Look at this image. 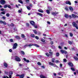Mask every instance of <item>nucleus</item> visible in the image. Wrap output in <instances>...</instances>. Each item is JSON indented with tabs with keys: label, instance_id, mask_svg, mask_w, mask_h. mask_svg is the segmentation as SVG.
<instances>
[{
	"label": "nucleus",
	"instance_id": "obj_1",
	"mask_svg": "<svg viewBox=\"0 0 78 78\" xmlns=\"http://www.w3.org/2000/svg\"><path fill=\"white\" fill-rule=\"evenodd\" d=\"M14 58H15V61H16L20 62L21 61L20 58L17 56H15V57L12 58V59H14Z\"/></svg>",
	"mask_w": 78,
	"mask_h": 78
},
{
	"label": "nucleus",
	"instance_id": "obj_2",
	"mask_svg": "<svg viewBox=\"0 0 78 78\" xmlns=\"http://www.w3.org/2000/svg\"><path fill=\"white\" fill-rule=\"evenodd\" d=\"M33 45L34 46H35L36 47H40L39 45L36 44H29L28 45V46H29V47H31V46H33Z\"/></svg>",
	"mask_w": 78,
	"mask_h": 78
},
{
	"label": "nucleus",
	"instance_id": "obj_3",
	"mask_svg": "<svg viewBox=\"0 0 78 78\" xmlns=\"http://www.w3.org/2000/svg\"><path fill=\"white\" fill-rule=\"evenodd\" d=\"M17 44L16 43H15V44H14L13 46L12 47L13 50H14V49L17 48Z\"/></svg>",
	"mask_w": 78,
	"mask_h": 78
},
{
	"label": "nucleus",
	"instance_id": "obj_4",
	"mask_svg": "<svg viewBox=\"0 0 78 78\" xmlns=\"http://www.w3.org/2000/svg\"><path fill=\"white\" fill-rule=\"evenodd\" d=\"M51 14L53 16H56V14H59V12H52L51 13Z\"/></svg>",
	"mask_w": 78,
	"mask_h": 78
},
{
	"label": "nucleus",
	"instance_id": "obj_5",
	"mask_svg": "<svg viewBox=\"0 0 78 78\" xmlns=\"http://www.w3.org/2000/svg\"><path fill=\"white\" fill-rule=\"evenodd\" d=\"M9 78H12L11 77H12V74H13V73L12 71H10L9 72Z\"/></svg>",
	"mask_w": 78,
	"mask_h": 78
},
{
	"label": "nucleus",
	"instance_id": "obj_6",
	"mask_svg": "<svg viewBox=\"0 0 78 78\" xmlns=\"http://www.w3.org/2000/svg\"><path fill=\"white\" fill-rule=\"evenodd\" d=\"M60 51L62 53H64L65 54H66V53H67V52L65 50H61Z\"/></svg>",
	"mask_w": 78,
	"mask_h": 78
},
{
	"label": "nucleus",
	"instance_id": "obj_7",
	"mask_svg": "<svg viewBox=\"0 0 78 78\" xmlns=\"http://www.w3.org/2000/svg\"><path fill=\"white\" fill-rule=\"evenodd\" d=\"M0 2L2 5H4L5 4V3H6V2H5V1L4 0H1L0 1Z\"/></svg>",
	"mask_w": 78,
	"mask_h": 78
},
{
	"label": "nucleus",
	"instance_id": "obj_8",
	"mask_svg": "<svg viewBox=\"0 0 78 78\" xmlns=\"http://www.w3.org/2000/svg\"><path fill=\"white\" fill-rule=\"evenodd\" d=\"M49 64H50V65H51V66H53L54 67H58V66L56 65H55L54 64L51 62H49Z\"/></svg>",
	"mask_w": 78,
	"mask_h": 78
},
{
	"label": "nucleus",
	"instance_id": "obj_9",
	"mask_svg": "<svg viewBox=\"0 0 78 78\" xmlns=\"http://www.w3.org/2000/svg\"><path fill=\"white\" fill-rule=\"evenodd\" d=\"M72 17L73 18H76L78 17V16L77 15H76L74 14H72Z\"/></svg>",
	"mask_w": 78,
	"mask_h": 78
},
{
	"label": "nucleus",
	"instance_id": "obj_10",
	"mask_svg": "<svg viewBox=\"0 0 78 78\" xmlns=\"http://www.w3.org/2000/svg\"><path fill=\"white\" fill-rule=\"evenodd\" d=\"M30 23L33 26V25H34V24H35V23L33 21H30Z\"/></svg>",
	"mask_w": 78,
	"mask_h": 78
},
{
	"label": "nucleus",
	"instance_id": "obj_11",
	"mask_svg": "<svg viewBox=\"0 0 78 78\" xmlns=\"http://www.w3.org/2000/svg\"><path fill=\"white\" fill-rule=\"evenodd\" d=\"M23 59L24 61H26V62H30V61L28 60H27L25 58H24Z\"/></svg>",
	"mask_w": 78,
	"mask_h": 78
},
{
	"label": "nucleus",
	"instance_id": "obj_12",
	"mask_svg": "<svg viewBox=\"0 0 78 78\" xmlns=\"http://www.w3.org/2000/svg\"><path fill=\"white\" fill-rule=\"evenodd\" d=\"M68 64L70 67H73V63H71V62H69V63H68Z\"/></svg>",
	"mask_w": 78,
	"mask_h": 78
},
{
	"label": "nucleus",
	"instance_id": "obj_13",
	"mask_svg": "<svg viewBox=\"0 0 78 78\" xmlns=\"http://www.w3.org/2000/svg\"><path fill=\"white\" fill-rule=\"evenodd\" d=\"M66 3L67 5H68V4H69V5H71V3L69 1H67Z\"/></svg>",
	"mask_w": 78,
	"mask_h": 78
},
{
	"label": "nucleus",
	"instance_id": "obj_14",
	"mask_svg": "<svg viewBox=\"0 0 78 78\" xmlns=\"http://www.w3.org/2000/svg\"><path fill=\"white\" fill-rule=\"evenodd\" d=\"M25 76L24 75V74H22L21 75H20V78H24V77Z\"/></svg>",
	"mask_w": 78,
	"mask_h": 78
},
{
	"label": "nucleus",
	"instance_id": "obj_15",
	"mask_svg": "<svg viewBox=\"0 0 78 78\" xmlns=\"http://www.w3.org/2000/svg\"><path fill=\"white\" fill-rule=\"evenodd\" d=\"M72 24L73 25L74 27H75L76 26H77V24H76L74 22Z\"/></svg>",
	"mask_w": 78,
	"mask_h": 78
},
{
	"label": "nucleus",
	"instance_id": "obj_16",
	"mask_svg": "<svg viewBox=\"0 0 78 78\" xmlns=\"http://www.w3.org/2000/svg\"><path fill=\"white\" fill-rule=\"evenodd\" d=\"M46 12L47 14H49L50 13V10H48V9L46 10Z\"/></svg>",
	"mask_w": 78,
	"mask_h": 78
},
{
	"label": "nucleus",
	"instance_id": "obj_17",
	"mask_svg": "<svg viewBox=\"0 0 78 78\" xmlns=\"http://www.w3.org/2000/svg\"><path fill=\"white\" fill-rule=\"evenodd\" d=\"M69 9L71 11H73V9L72 6L69 7Z\"/></svg>",
	"mask_w": 78,
	"mask_h": 78
},
{
	"label": "nucleus",
	"instance_id": "obj_18",
	"mask_svg": "<svg viewBox=\"0 0 78 78\" xmlns=\"http://www.w3.org/2000/svg\"><path fill=\"white\" fill-rule=\"evenodd\" d=\"M20 53L21 55H25V52H24L23 51H21L20 52Z\"/></svg>",
	"mask_w": 78,
	"mask_h": 78
},
{
	"label": "nucleus",
	"instance_id": "obj_19",
	"mask_svg": "<svg viewBox=\"0 0 78 78\" xmlns=\"http://www.w3.org/2000/svg\"><path fill=\"white\" fill-rule=\"evenodd\" d=\"M4 66H5V67H8V65L6 63H4Z\"/></svg>",
	"mask_w": 78,
	"mask_h": 78
},
{
	"label": "nucleus",
	"instance_id": "obj_20",
	"mask_svg": "<svg viewBox=\"0 0 78 78\" xmlns=\"http://www.w3.org/2000/svg\"><path fill=\"white\" fill-rule=\"evenodd\" d=\"M39 12H44L43 10L41 9H39L38 10Z\"/></svg>",
	"mask_w": 78,
	"mask_h": 78
},
{
	"label": "nucleus",
	"instance_id": "obj_21",
	"mask_svg": "<svg viewBox=\"0 0 78 78\" xmlns=\"http://www.w3.org/2000/svg\"><path fill=\"white\" fill-rule=\"evenodd\" d=\"M15 37V38H16V39H20V37L18 36H16Z\"/></svg>",
	"mask_w": 78,
	"mask_h": 78
},
{
	"label": "nucleus",
	"instance_id": "obj_22",
	"mask_svg": "<svg viewBox=\"0 0 78 78\" xmlns=\"http://www.w3.org/2000/svg\"><path fill=\"white\" fill-rule=\"evenodd\" d=\"M40 77L41 78H47V77H45V76L41 75L40 76Z\"/></svg>",
	"mask_w": 78,
	"mask_h": 78
},
{
	"label": "nucleus",
	"instance_id": "obj_23",
	"mask_svg": "<svg viewBox=\"0 0 78 78\" xmlns=\"http://www.w3.org/2000/svg\"><path fill=\"white\" fill-rule=\"evenodd\" d=\"M71 70H72V71H75V69L74 68H73V67L71 68Z\"/></svg>",
	"mask_w": 78,
	"mask_h": 78
},
{
	"label": "nucleus",
	"instance_id": "obj_24",
	"mask_svg": "<svg viewBox=\"0 0 78 78\" xmlns=\"http://www.w3.org/2000/svg\"><path fill=\"white\" fill-rule=\"evenodd\" d=\"M37 15H39V16H41V17H42V14L41 13H37Z\"/></svg>",
	"mask_w": 78,
	"mask_h": 78
},
{
	"label": "nucleus",
	"instance_id": "obj_25",
	"mask_svg": "<svg viewBox=\"0 0 78 78\" xmlns=\"http://www.w3.org/2000/svg\"><path fill=\"white\" fill-rule=\"evenodd\" d=\"M74 59H75V60H76V61H78V58L77 57H76V56H75L74 57Z\"/></svg>",
	"mask_w": 78,
	"mask_h": 78
},
{
	"label": "nucleus",
	"instance_id": "obj_26",
	"mask_svg": "<svg viewBox=\"0 0 78 78\" xmlns=\"http://www.w3.org/2000/svg\"><path fill=\"white\" fill-rule=\"evenodd\" d=\"M27 8L29 10H30V9H31V8H30V7L29 6H27Z\"/></svg>",
	"mask_w": 78,
	"mask_h": 78
},
{
	"label": "nucleus",
	"instance_id": "obj_27",
	"mask_svg": "<svg viewBox=\"0 0 78 78\" xmlns=\"http://www.w3.org/2000/svg\"><path fill=\"white\" fill-rule=\"evenodd\" d=\"M33 26H34V28H37V25L34 24V25H33Z\"/></svg>",
	"mask_w": 78,
	"mask_h": 78
},
{
	"label": "nucleus",
	"instance_id": "obj_28",
	"mask_svg": "<svg viewBox=\"0 0 78 78\" xmlns=\"http://www.w3.org/2000/svg\"><path fill=\"white\" fill-rule=\"evenodd\" d=\"M56 55L57 56H59V53L57 52L56 53Z\"/></svg>",
	"mask_w": 78,
	"mask_h": 78
},
{
	"label": "nucleus",
	"instance_id": "obj_29",
	"mask_svg": "<svg viewBox=\"0 0 78 78\" xmlns=\"http://www.w3.org/2000/svg\"><path fill=\"white\" fill-rule=\"evenodd\" d=\"M33 31L35 34H37V31H36V30H34Z\"/></svg>",
	"mask_w": 78,
	"mask_h": 78
},
{
	"label": "nucleus",
	"instance_id": "obj_30",
	"mask_svg": "<svg viewBox=\"0 0 78 78\" xmlns=\"http://www.w3.org/2000/svg\"><path fill=\"white\" fill-rule=\"evenodd\" d=\"M41 41H42V42H45V40L43 38H42L41 39Z\"/></svg>",
	"mask_w": 78,
	"mask_h": 78
},
{
	"label": "nucleus",
	"instance_id": "obj_31",
	"mask_svg": "<svg viewBox=\"0 0 78 78\" xmlns=\"http://www.w3.org/2000/svg\"><path fill=\"white\" fill-rule=\"evenodd\" d=\"M22 9H21L20 10H18V12L19 13H20L22 12Z\"/></svg>",
	"mask_w": 78,
	"mask_h": 78
},
{
	"label": "nucleus",
	"instance_id": "obj_32",
	"mask_svg": "<svg viewBox=\"0 0 78 78\" xmlns=\"http://www.w3.org/2000/svg\"><path fill=\"white\" fill-rule=\"evenodd\" d=\"M31 37H34V36H35V35H34V34H31L30 35Z\"/></svg>",
	"mask_w": 78,
	"mask_h": 78
},
{
	"label": "nucleus",
	"instance_id": "obj_33",
	"mask_svg": "<svg viewBox=\"0 0 78 78\" xmlns=\"http://www.w3.org/2000/svg\"><path fill=\"white\" fill-rule=\"evenodd\" d=\"M19 2L21 3V4H23V2L21 0H18Z\"/></svg>",
	"mask_w": 78,
	"mask_h": 78
},
{
	"label": "nucleus",
	"instance_id": "obj_34",
	"mask_svg": "<svg viewBox=\"0 0 78 78\" xmlns=\"http://www.w3.org/2000/svg\"><path fill=\"white\" fill-rule=\"evenodd\" d=\"M55 58H53L52 59V62H55L54 61H55Z\"/></svg>",
	"mask_w": 78,
	"mask_h": 78
},
{
	"label": "nucleus",
	"instance_id": "obj_35",
	"mask_svg": "<svg viewBox=\"0 0 78 78\" xmlns=\"http://www.w3.org/2000/svg\"><path fill=\"white\" fill-rule=\"evenodd\" d=\"M69 34L71 37H72V36H73V34H72V33H70Z\"/></svg>",
	"mask_w": 78,
	"mask_h": 78
},
{
	"label": "nucleus",
	"instance_id": "obj_36",
	"mask_svg": "<svg viewBox=\"0 0 78 78\" xmlns=\"http://www.w3.org/2000/svg\"><path fill=\"white\" fill-rule=\"evenodd\" d=\"M25 2H26L27 3H28L30 2V1L29 0H26Z\"/></svg>",
	"mask_w": 78,
	"mask_h": 78
},
{
	"label": "nucleus",
	"instance_id": "obj_37",
	"mask_svg": "<svg viewBox=\"0 0 78 78\" xmlns=\"http://www.w3.org/2000/svg\"><path fill=\"white\" fill-rule=\"evenodd\" d=\"M65 17H66V18H67L68 17V15L66 14L65 15Z\"/></svg>",
	"mask_w": 78,
	"mask_h": 78
},
{
	"label": "nucleus",
	"instance_id": "obj_38",
	"mask_svg": "<svg viewBox=\"0 0 78 78\" xmlns=\"http://www.w3.org/2000/svg\"><path fill=\"white\" fill-rule=\"evenodd\" d=\"M21 37H25V35H24L23 34H21Z\"/></svg>",
	"mask_w": 78,
	"mask_h": 78
},
{
	"label": "nucleus",
	"instance_id": "obj_39",
	"mask_svg": "<svg viewBox=\"0 0 78 78\" xmlns=\"http://www.w3.org/2000/svg\"><path fill=\"white\" fill-rule=\"evenodd\" d=\"M2 23H3V24H4V25H6V22H5V21H3Z\"/></svg>",
	"mask_w": 78,
	"mask_h": 78
},
{
	"label": "nucleus",
	"instance_id": "obj_40",
	"mask_svg": "<svg viewBox=\"0 0 78 78\" xmlns=\"http://www.w3.org/2000/svg\"><path fill=\"white\" fill-rule=\"evenodd\" d=\"M28 47V44L25 45H24V47L25 48H26V47Z\"/></svg>",
	"mask_w": 78,
	"mask_h": 78
},
{
	"label": "nucleus",
	"instance_id": "obj_41",
	"mask_svg": "<svg viewBox=\"0 0 78 78\" xmlns=\"http://www.w3.org/2000/svg\"><path fill=\"white\" fill-rule=\"evenodd\" d=\"M6 16H7V17H9V14L8 13H7L6 14Z\"/></svg>",
	"mask_w": 78,
	"mask_h": 78
},
{
	"label": "nucleus",
	"instance_id": "obj_42",
	"mask_svg": "<svg viewBox=\"0 0 78 78\" xmlns=\"http://www.w3.org/2000/svg\"><path fill=\"white\" fill-rule=\"evenodd\" d=\"M37 64L39 66H41V63L40 62H38L37 63Z\"/></svg>",
	"mask_w": 78,
	"mask_h": 78
},
{
	"label": "nucleus",
	"instance_id": "obj_43",
	"mask_svg": "<svg viewBox=\"0 0 78 78\" xmlns=\"http://www.w3.org/2000/svg\"><path fill=\"white\" fill-rule=\"evenodd\" d=\"M1 13L2 14H5V12L4 11L2 12Z\"/></svg>",
	"mask_w": 78,
	"mask_h": 78
},
{
	"label": "nucleus",
	"instance_id": "obj_44",
	"mask_svg": "<svg viewBox=\"0 0 78 78\" xmlns=\"http://www.w3.org/2000/svg\"><path fill=\"white\" fill-rule=\"evenodd\" d=\"M68 42H69V44H70V45H71V44H72V42H71L70 41H69Z\"/></svg>",
	"mask_w": 78,
	"mask_h": 78
},
{
	"label": "nucleus",
	"instance_id": "obj_45",
	"mask_svg": "<svg viewBox=\"0 0 78 78\" xmlns=\"http://www.w3.org/2000/svg\"><path fill=\"white\" fill-rule=\"evenodd\" d=\"M45 55H46V56H48V57L49 56V55L48 53H46L45 54Z\"/></svg>",
	"mask_w": 78,
	"mask_h": 78
},
{
	"label": "nucleus",
	"instance_id": "obj_46",
	"mask_svg": "<svg viewBox=\"0 0 78 78\" xmlns=\"http://www.w3.org/2000/svg\"><path fill=\"white\" fill-rule=\"evenodd\" d=\"M7 7H8V5H5L4 6V8H7Z\"/></svg>",
	"mask_w": 78,
	"mask_h": 78
},
{
	"label": "nucleus",
	"instance_id": "obj_47",
	"mask_svg": "<svg viewBox=\"0 0 78 78\" xmlns=\"http://www.w3.org/2000/svg\"><path fill=\"white\" fill-rule=\"evenodd\" d=\"M7 7H8V8H11V5H7Z\"/></svg>",
	"mask_w": 78,
	"mask_h": 78
},
{
	"label": "nucleus",
	"instance_id": "obj_48",
	"mask_svg": "<svg viewBox=\"0 0 78 78\" xmlns=\"http://www.w3.org/2000/svg\"><path fill=\"white\" fill-rule=\"evenodd\" d=\"M9 52H11L12 51V50H11V49H10L9 50Z\"/></svg>",
	"mask_w": 78,
	"mask_h": 78
},
{
	"label": "nucleus",
	"instance_id": "obj_49",
	"mask_svg": "<svg viewBox=\"0 0 78 78\" xmlns=\"http://www.w3.org/2000/svg\"><path fill=\"white\" fill-rule=\"evenodd\" d=\"M10 41L11 42H13V39H10Z\"/></svg>",
	"mask_w": 78,
	"mask_h": 78
},
{
	"label": "nucleus",
	"instance_id": "obj_50",
	"mask_svg": "<svg viewBox=\"0 0 78 78\" xmlns=\"http://www.w3.org/2000/svg\"><path fill=\"white\" fill-rule=\"evenodd\" d=\"M5 75H7L8 73L7 72L5 71Z\"/></svg>",
	"mask_w": 78,
	"mask_h": 78
},
{
	"label": "nucleus",
	"instance_id": "obj_51",
	"mask_svg": "<svg viewBox=\"0 0 78 78\" xmlns=\"http://www.w3.org/2000/svg\"><path fill=\"white\" fill-rule=\"evenodd\" d=\"M65 9L66 11H69V9H68V8H67V7H66L65 8Z\"/></svg>",
	"mask_w": 78,
	"mask_h": 78
},
{
	"label": "nucleus",
	"instance_id": "obj_52",
	"mask_svg": "<svg viewBox=\"0 0 78 78\" xmlns=\"http://www.w3.org/2000/svg\"><path fill=\"white\" fill-rule=\"evenodd\" d=\"M3 78H9V77H8L7 76H4L3 77Z\"/></svg>",
	"mask_w": 78,
	"mask_h": 78
},
{
	"label": "nucleus",
	"instance_id": "obj_53",
	"mask_svg": "<svg viewBox=\"0 0 78 78\" xmlns=\"http://www.w3.org/2000/svg\"><path fill=\"white\" fill-rule=\"evenodd\" d=\"M35 38L36 39H39V37H38L36 36V37H35Z\"/></svg>",
	"mask_w": 78,
	"mask_h": 78
},
{
	"label": "nucleus",
	"instance_id": "obj_54",
	"mask_svg": "<svg viewBox=\"0 0 78 78\" xmlns=\"http://www.w3.org/2000/svg\"><path fill=\"white\" fill-rule=\"evenodd\" d=\"M63 61H64V62H66L67 60H66V59H63Z\"/></svg>",
	"mask_w": 78,
	"mask_h": 78
},
{
	"label": "nucleus",
	"instance_id": "obj_55",
	"mask_svg": "<svg viewBox=\"0 0 78 78\" xmlns=\"http://www.w3.org/2000/svg\"><path fill=\"white\" fill-rule=\"evenodd\" d=\"M49 52L50 54V55H52V54H53V52H52L49 51Z\"/></svg>",
	"mask_w": 78,
	"mask_h": 78
},
{
	"label": "nucleus",
	"instance_id": "obj_56",
	"mask_svg": "<svg viewBox=\"0 0 78 78\" xmlns=\"http://www.w3.org/2000/svg\"><path fill=\"white\" fill-rule=\"evenodd\" d=\"M51 45L53 44V41H51Z\"/></svg>",
	"mask_w": 78,
	"mask_h": 78
},
{
	"label": "nucleus",
	"instance_id": "obj_57",
	"mask_svg": "<svg viewBox=\"0 0 78 78\" xmlns=\"http://www.w3.org/2000/svg\"><path fill=\"white\" fill-rule=\"evenodd\" d=\"M41 68H43V69H44L45 68V66H41Z\"/></svg>",
	"mask_w": 78,
	"mask_h": 78
},
{
	"label": "nucleus",
	"instance_id": "obj_58",
	"mask_svg": "<svg viewBox=\"0 0 78 78\" xmlns=\"http://www.w3.org/2000/svg\"><path fill=\"white\" fill-rule=\"evenodd\" d=\"M3 21H2V20L0 21V23H3Z\"/></svg>",
	"mask_w": 78,
	"mask_h": 78
},
{
	"label": "nucleus",
	"instance_id": "obj_59",
	"mask_svg": "<svg viewBox=\"0 0 78 78\" xmlns=\"http://www.w3.org/2000/svg\"><path fill=\"white\" fill-rule=\"evenodd\" d=\"M58 48H59L60 49H62V48H61V47L60 46H58Z\"/></svg>",
	"mask_w": 78,
	"mask_h": 78
},
{
	"label": "nucleus",
	"instance_id": "obj_60",
	"mask_svg": "<svg viewBox=\"0 0 78 78\" xmlns=\"http://www.w3.org/2000/svg\"><path fill=\"white\" fill-rule=\"evenodd\" d=\"M59 62V61L58 60H56L55 61V62H56V63H58V62Z\"/></svg>",
	"mask_w": 78,
	"mask_h": 78
},
{
	"label": "nucleus",
	"instance_id": "obj_61",
	"mask_svg": "<svg viewBox=\"0 0 78 78\" xmlns=\"http://www.w3.org/2000/svg\"><path fill=\"white\" fill-rule=\"evenodd\" d=\"M11 26H14V24L13 23H12L11 24Z\"/></svg>",
	"mask_w": 78,
	"mask_h": 78
},
{
	"label": "nucleus",
	"instance_id": "obj_62",
	"mask_svg": "<svg viewBox=\"0 0 78 78\" xmlns=\"http://www.w3.org/2000/svg\"><path fill=\"white\" fill-rule=\"evenodd\" d=\"M62 64H60V67H61V68L62 67Z\"/></svg>",
	"mask_w": 78,
	"mask_h": 78
},
{
	"label": "nucleus",
	"instance_id": "obj_63",
	"mask_svg": "<svg viewBox=\"0 0 78 78\" xmlns=\"http://www.w3.org/2000/svg\"><path fill=\"white\" fill-rule=\"evenodd\" d=\"M20 75L17 74L16 75V76H20Z\"/></svg>",
	"mask_w": 78,
	"mask_h": 78
},
{
	"label": "nucleus",
	"instance_id": "obj_64",
	"mask_svg": "<svg viewBox=\"0 0 78 78\" xmlns=\"http://www.w3.org/2000/svg\"><path fill=\"white\" fill-rule=\"evenodd\" d=\"M75 27L76 28V29H78V27H77V26H76Z\"/></svg>",
	"mask_w": 78,
	"mask_h": 78
}]
</instances>
